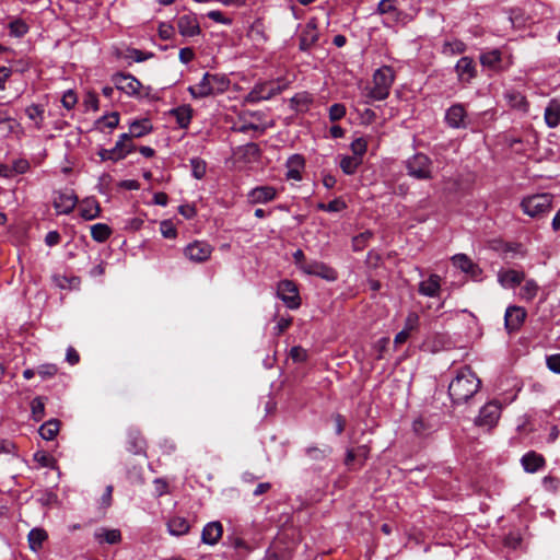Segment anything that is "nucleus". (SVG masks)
<instances>
[{
	"mask_svg": "<svg viewBox=\"0 0 560 560\" xmlns=\"http://www.w3.org/2000/svg\"><path fill=\"white\" fill-rule=\"evenodd\" d=\"M480 380L470 368H462L456 377L448 385V394L454 404L469 400L479 389Z\"/></svg>",
	"mask_w": 560,
	"mask_h": 560,
	"instance_id": "f257e3e1",
	"label": "nucleus"
},
{
	"mask_svg": "<svg viewBox=\"0 0 560 560\" xmlns=\"http://www.w3.org/2000/svg\"><path fill=\"white\" fill-rule=\"evenodd\" d=\"M230 84L226 74L206 72L197 84L188 86V92L192 98H205L226 92Z\"/></svg>",
	"mask_w": 560,
	"mask_h": 560,
	"instance_id": "f03ea898",
	"label": "nucleus"
},
{
	"mask_svg": "<svg viewBox=\"0 0 560 560\" xmlns=\"http://www.w3.org/2000/svg\"><path fill=\"white\" fill-rule=\"evenodd\" d=\"M395 81V71L389 66H383L375 70L372 78V85L363 91L365 103L374 101H384L388 97L390 89Z\"/></svg>",
	"mask_w": 560,
	"mask_h": 560,
	"instance_id": "7ed1b4c3",
	"label": "nucleus"
},
{
	"mask_svg": "<svg viewBox=\"0 0 560 560\" xmlns=\"http://www.w3.org/2000/svg\"><path fill=\"white\" fill-rule=\"evenodd\" d=\"M521 208L530 218L545 217L552 208V195L537 194L527 196L521 201Z\"/></svg>",
	"mask_w": 560,
	"mask_h": 560,
	"instance_id": "20e7f679",
	"label": "nucleus"
},
{
	"mask_svg": "<svg viewBox=\"0 0 560 560\" xmlns=\"http://www.w3.org/2000/svg\"><path fill=\"white\" fill-rule=\"evenodd\" d=\"M406 168L407 174L416 179L428 180L433 178V162L423 153H416L409 158L406 162Z\"/></svg>",
	"mask_w": 560,
	"mask_h": 560,
	"instance_id": "39448f33",
	"label": "nucleus"
},
{
	"mask_svg": "<svg viewBox=\"0 0 560 560\" xmlns=\"http://www.w3.org/2000/svg\"><path fill=\"white\" fill-rule=\"evenodd\" d=\"M502 406L497 400H491L481 407L478 416L475 418V424L487 431L492 430L499 422Z\"/></svg>",
	"mask_w": 560,
	"mask_h": 560,
	"instance_id": "423d86ee",
	"label": "nucleus"
},
{
	"mask_svg": "<svg viewBox=\"0 0 560 560\" xmlns=\"http://www.w3.org/2000/svg\"><path fill=\"white\" fill-rule=\"evenodd\" d=\"M213 253V246L205 241H194L184 248V255L192 262L207 261Z\"/></svg>",
	"mask_w": 560,
	"mask_h": 560,
	"instance_id": "0eeeda50",
	"label": "nucleus"
},
{
	"mask_svg": "<svg viewBox=\"0 0 560 560\" xmlns=\"http://www.w3.org/2000/svg\"><path fill=\"white\" fill-rule=\"evenodd\" d=\"M115 88L128 96H141V82L131 74L116 73L112 79Z\"/></svg>",
	"mask_w": 560,
	"mask_h": 560,
	"instance_id": "6e6552de",
	"label": "nucleus"
},
{
	"mask_svg": "<svg viewBox=\"0 0 560 560\" xmlns=\"http://www.w3.org/2000/svg\"><path fill=\"white\" fill-rule=\"evenodd\" d=\"M377 12L385 15L386 24H405L408 15L398 9L397 0H381L377 5Z\"/></svg>",
	"mask_w": 560,
	"mask_h": 560,
	"instance_id": "1a4fd4ad",
	"label": "nucleus"
},
{
	"mask_svg": "<svg viewBox=\"0 0 560 560\" xmlns=\"http://www.w3.org/2000/svg\"><path fill=\"white\" fill-rule=\"evenodd\" d=\"M78 203V196L73 190H58L52 195V206L57 214H69Z\"/></svg>",
	"mask_w": 560,
	"mask_h": 560,
	"instance_id": "9d476101",
	"label": "nucleus"
},
{
	"mask_svg": "<svg viewBox=\"0 0 560 560\" xmlns=\"http://www.w3.org/2000/svg\"><path fill=\"white\" fill-rule=\"evenodd\" d=\"M277 295L291 310H295L301 305L299 290L294 282L290 280H282L278 283Z\"/></svg>",
	"mask_w": 560,
	"mask_h": 560,
	"instance_id": "9b49d317",
	"label": "nucleus"
},
{
	"mask_svg": "<svg viewBox=\"0 0 560 560\" xmlns=\"http://www.w3.org/2000/svg\"><path fill=\"white\" fill-rule=\"evenodd\" d=\"M302 272L305 275L319 277L329 282H334L338 278V272L332 267L315 259L304 264L302 267Z\"/></svg>",
	"mask_w": 560,
	"mask_h": 560,
	"instance_id": "f8f14e48",
	"label": "nucleus"
},
{
	"mask_svg": "<svg viewBox=\"0 0 560 560\" xmlns=\"http://www.w3.org/2000/svg\"><path fill=\"white\" fill-rule=\"evenodd\" d=\"M445 122L450 128L462 129L467 127V112L464 105L454 104L445 113Z\"/></svg>",
	"mask_w": 560,
	"mask_h": 560,
	"instance_id": "ddd939ff",
	"label": "nucleus"
},
{
	"mask_svg": "<svg viewBox=\"0 0 560 560\" xmlns=\"http://www.w3.org/2000/svg\"><path fill=\"white\" fill-rule=\"evenodd\" d=\"M526 318V311L516 305L509 306L504 315L505 328L509 332L516 331L521 328Z\"/></svg>",
	"mask_w": 560,
	"mask_h": 560,
	"instance_id": "4468645a",
	"label": "nucleus"
},
{
	"mask_svg": "<svg viewBox=\"0 0 560 560\" xmlns=\"http://www.w3.org/2000/svg\"><path fill=\"white\" fill-rule=\"evenodd\" d=\"M177 28L182 36L194 37L201 33L200 24L195 14H185L178 18Z\"/></svg>",
	"mask_w": 560,
	"mask_h": 560,
	"instance_id": "2eb2a0df",
	"label": "nucleus"
},
{
	"mask_svg": "<svg viewBox=\"0 0 560 560\" xmlns=\"http://www.w3.org/2000/svg\"><path fill=\"white\" fill-rule=\"evenodd\" d=\"M280 92V88L272 82H265L254 86L249 92L247 100L249 102L266 101Z\"/></svg>",
	"mask_w": 560,
	"mask_h": 560,
	"instance_id": "dca6fc26",
	"label": "nucleus"
},
{
	"mask_svg": "<svg viewBox=\"0 0 560 560\" xmlns=\"http://www.w3.org/2000/svg\"><path fill=\"white\" fill-rule=\"evenodd\" d=\"M223 535V526L220 522L213 521L207 523L201 532V541L209 546H214L219 542Z\"/></svg>",
	"mask_w": 560,
	"mask_h": 560,
	"instance_id": "f3484780",
	"label": "nucleus"
},
{
	"mask_svg": "<svg viewBox=\"0 0 560 560\" xmlns=\"http://www.w3.org/2000/svg\"><path fill=\"white\" fill-rule=\"evenodd\" d=\"M525 279L523 271L514 269H501L498 272V281L504 289H514Z\"/></svg>",
	"mask_w": 560,
	"mask_h": 560,
	"instance_id": "a211bd4d",
	"label": "nucleus"
},
{
	"mask_svg": "<svg viewBox=\"0 0 560 560\" xmlns=\"http://www.w3.org/2000/svg\"><path fill=\"white\" fill-rule=\"evenodd\" d=\"M319 37V33L317 30V19L312 18L306 23L305 28L303 30L300 38V47L305 50L313 46Z\"/></svg>",
	"mask_w": 560,
	"mask_h": 560,
	"instance_id": "6ab92c4d",
	"label": "nucleus"
},
{
	"mask_svg": "<svg viewBox=\"0 0 560 560\" xmlns=\"http://www.w3.org/2000/svg\"><path fill=\"white\" fill-rule=\"evenodd\" d=\"M455 71L458 80L465 83L470 82L477 74L474 60L469 57H462L455 66Z\"/></svg>",
	"mask_w": 560,
	"mask_h": 560,
	"instance_id": "aec40b11",
	"label": "nucleus"
},
{
	"mask_svg": "<svg viewBox=\"0 0 560 560\" xmlns=\"http://www.w3.org/2000/svg\"><path fill=\"white\" fill-rule=\"evenodd\" d=\"M287 174L285 177L289 180H301L302 179V172L305 167V160L300 154H293L291 155L287 161Z\"/></svg>",
	"mask_w": 560,
	"mask_h": 560,
	"instance_id": "412c9836",
	"label": "nucleus"
},
{
	"mask_svg": "<svg viewBox=\"0 0 560 560\" xmlns=\"http://www.w3.org/2000/svg\"><path fill=\"white\" fill-rule=\"evenodd\" d=\"M521 464L526 472L534 474L545 466L546 460L542 455L530 451L523 455Z\"/></svg>",
	"mask_w": 560,
	"mask_h": 560,
	"instance_id": "4be33fe9",
	"label": "nucleus"
},
{
	"mask_svg": "<svg viewBox=\"0 0 560 560\" xmlns=\"http://www.w3.org/2000/svg\"><path fill=\"white\" fill-rule=\"evenodd\" d=\"M277 191L271 186H260L252 189L248 198L253 203H266L276 198Z\"/></svg>",
	"mask_w": 560,
	"mask_h": 560,
	"instance_id": "5701e85b",
	"label": "nucleus"
},
{
	"mask_svg": "<svg viewBox=\"0 0 560 560\" xmlns=\"http://www.w3.org/2000/svg\"><path fill=\"white\" fill-rule=\"evenodd\" d=\"M441 289V278L438 275H431L428 279L419 283V293L424 296H436Z\"/></svg>",
	"mask_w": 560,
	"mask_h": 560,
	"instance_id": "b1692460",
	"label": "nucleus"
},
{
	"mask_svg": "<svg viewBox=\"0 0 560 560\" xmlns=\"http://www.w3.org/2000/svg\"><path fill=\"white\" fill-rule=\"evenodd\" d=\"M100 203L95 198H85L79 206V213L84 220H93L100 215Z\"/></svg>",
	"mask_w": 560,
	"mask_h": 560,
	"instance_id": "393cba45",
	"label": "nucleus"
},
{
	"mask_svg": "<svg viewBox=\"0 0 560 560\" xmlns=\"http://www.w3.org/2000/svg\"><path fill=\"white\" fill-rule=\"evenodd\" d=\"M133 137L129 133H121L118 140L115 143L114 151L116 152V158L120 160L125 159L129 153L135 150V145L132 143Z\"/></svg>",
	"mask_w": 560,
	"mask_h": 560,
	"instance_id": "a878e982",
	"label": "nucleus"
},
{
	"mask_svg": "<svg viewBox=\"0 0 560 560\" xmlns=\"http://www.w3.org/2000/svg\"><path fill=\"white\" fill-rule=\"evenodd\" d=\"M544 116L548 127H557L560 124V101L557 98H552L548 103Z\"/></svg>",
	"mask_w": 560,
	"mask_h": 560,
	"instance_id": "bb28decb",
	"label": "nucleus"
},
{
	"mask_svg": "<svg viewBox=\"0 0 560 560\" xmlns=\"http://www.w3.org/2000/svg\"><path fill=\"white\" fill-rule=\"evenodd\" d=\"M190 524L183 516H173L167 522V530L173 536H182L189 532Z\"/></svg>",
	"mask_w": 560,
	"mask_h": 560,
	"instance_id": "cd10ccee",
	"label": "nucleus"
},
{
	"mask_svg": "<svg viewBox=\"0 0 560 560\" xmlns=\"http://www.w3.org/2000/svg\"><path fill=\"white\" fill-rule=\"evenodd\" d=\"M94 538L100 542H106L109 545L118 544L121 540V534L119 529L113 528H104L101 527L95 530Z\"/></svg>",
	"mask_w": 560,
	"mask_h": 560,
	"instance_id": "c85d7f7f",
	"label": "nucleus"
},
{
	"mask_svg": "<svg viewBox=\"0 0 560 560\" xmlns=\"http://www.w3.org/2000/svg\"><path fill=\"white\" fill-rule=\"evenodd\" d=\"M47 533L42 528H33L27 535L30 548L37 552L42 549L44 541L47 539Z\"/></svg>",
	"mask_w": 560,
	"mask_h": 560,
	"instance_id": "c756f323",
	"label": "nucleus"
},
{
	"mask_svg": "<svg viewBox=\"0 0 560 560\" xmlns=\"http://www.w3.org/2000/svg\"><path fill=\"white\" fill-rule=\"evenodd\" d=\"M25 114L30 120L34 122V126L37 130L43 128L45 110L43 106L37 104H32L25 108Z\"/></svg>",
	"mask_w": 560,
	"mask_h": 560,
	"instance_id": "7c9ffc66",
	"label": "nucleus"
},
{
	"mask_svg": "<svg viewBox=\"0 0 560 560\" xmlns=\"http://www.w3.org/2000/svg\"><path fill=\"white\" fill-rule=\"evenodd\" d=\"M192 108L190 105H182L172 110V114L175 116L177 124L182 128H187L192 118Z\"/></svg>",
	"mask_w": 560,
	"mask_h": 560,
	"instance_id": "2f4dec72",
	"label": "nucleus"
},
{
	"mask_svg": "<svg viewBox=\"0 0 560 560\" xmlns=\"http://www.w3.org/2000/svg\"><path fill=\"white\" fill-rule=\"evenodd\" d=\"M120 116L117 112L103 115L95 121V126L100 131H104L105 128L110 130L115 129L119 125Z\"/></svg>",
	"mask_w": 560,
	"mask_h": 560,
	"instance_id": "473e14b6",
	"label": "nucleus"
},
{
	"mask_svg": "<svg viewBox=\"0 0 560 560\" xmlns=\"http://www.w3.org/2000/svg\"><path fill=\"white\" fill-rule=\"evenodd\" d=\"M152 131L149 119L133 120L129 125V135L133 138L143 137Z\"/></svg>",
	"mask_w": 560,
	"mask_h": 560,
	"instance_id": "72a5a7b5",
	"label": "nucleus"
},
{
	"mask_svg": "<svg viewBox=\"0 0 560 560\" xmlns=\"http://www.w3.org/2000/svg\"><path fill=\"white\" fill-rule=\"evenodd\" d=\"M128 451L132 454H142L144 452L145 442L138 431L128 433Z\"/></svg>",
	"mask_w": 560,
	"mask_h": 560,
	"instance_id": "f704fd0d",
	"label": "nucleus"
},
{
	"mask_svg": "<svg viewBox=\"0 0 560 560\" xmlns=\"http://www.w3.org/2000/svg\"><path fill=\"white\" fill-rule=\"evenodd\" d=\"M505 98L511 107L527 112L528 103L522 93L516 91H509L505 93Z\"/></svg>",
	"mask_w": 560,
	"mask_h": 560,
	"instance_id": "c9c22d12",
	"label": "nucleus"
},
{
	"mask_svg": "<svg viewBox=\"0 0 560 560\" xmlns=\"http://www.w3.org/2000/svg\"><path fill=\"white\" fill-rule=\"evenodd\" d=\"M248 36L257 44H264L267 42L268 37L265 32V26L260 20L253 22L248 30Z\"/></svg>",
	"mask_w": 560,
	"mask_h": 560,
	"instance_id": "e433bc0d",
	"label": "nucleus"
},
{
	"mask_svg": "<svg viewBox=\"0 0 560 560\" xmlns=\"http://www.w3.org/2000/svg\"><path fill=\"white\" fill-rule=\"evenodd\" d=\"M59 432V422L57 420H48L39 427V435L47 441H51Z\"/></svg>",
	"mask_w": 560,
	"mask_h": 560,
	"instance_id": "4c0bfd02",
	"label": "nucleus"
},
{
	"mask_svg": "<svg viewBox=\"0 0 560 560\" xmlns=\"http://www.w3.org/2000/svg\"><path fill=\"white\" fill-rule=\"evenodd\" d=\"M452 260L454 266L459 268L462 271L475 275L477 266L466 255L457 254L452 258Z\"/></svg>",
	"mask_w": 560,
	"mask_h": 560,
	"instance_id": "58836bf2",
	"label": "nucleus"
},
{
	"mask_svg": "<svg viewBox=\"0 0 560 560\" xmlns=\"http://www.w3.org/2000/svg\"><path fill=\"white\" fill-rule=\"evenodd\" d=\"M112 234V230L107 224L96 223L91 226V236L95 242L103 243Z\"/></svg>",
	"mask_w": 560,
	"mask_h": 560,
	"instance_id": "ea45409f",
	"label": "nucleus"
},
{
	"mask_svg": "<svg viewBox=\"0 0 560 560\" xmlns=\"http://www.w3.org/2000/svg\"><path fill=\"white\" fill-rule=\"evenodd\" d=\"M539 287L533 279L526 280L520 290V298L524 301H532L536 298Z\"/></svg>",
	"mask_w": 560,
	"mask_h": 560,
	"instance_id": "a19ab883",
	"label": "nucleus"
},
{
	"mask_svg": "<svg viewBox=\"0 0 560 560\" xmlns=\"http://www.w3.org/2000/svg\"><path fill=\"white\" fill-rule=\"evenodd\" d=\"M500 61H501V52L498 49H493V50L483 52L480 56L481 65L483 67H488L491 69H497Z\"/></svg>",
	"mask_w": 560,
	"mask_h": 560,
	"instance_id": "79ce46f5",
	"label": "nucleus"
},
{
	"mask_svg": "<svg viewBox=\"0 0 560 560\" xmlns=\"http://www.w3.org/2000/svg\"><path fill=\"white\" fill-rule=\"evenodd\" d=\"M361 163L362 160L358 156H343L340 161V167L345 174L351 175L355 173Z\"/></svg>",
	"mask_w": 560,
	"mask_h": 560,
	"instance_id": "37998d69",
	"label": "nucleus"
},
{
	"mask_svg": "<svg viewBox=\"0 0 560 560\" xmlns=\"http://www.w3.org/2000/svg\"><path fill=\"white\" fill-rule=\"evenodd\" d=\"M32 417L35 421H40L45 416V399L35 397L31 402Z\"/></svg>",
	"mask_w": 560,
	"mask_h": 560,
	"instance_id": "c03bdc74",
	"label": "nucleus"
},
{
	"mask_svg": "<svg viewBox=\"0 0 560 560\" xmlns=\"http://www.w3.org/2000/svg\"><path fill=\"white\" fill-rule=\"evenodd\" d=\"M190 166L192 176L196 179H201L206 175L207 163L200 158H194L190 160Z\"/></svg>",
	"mask_w": 560,
	"mask_h": 560,
	"instance_id": "a18cd8bd",
	"label": "nucleus"
},
{
	"mask_svg": "<svg viewBox=\"0 0 560 560\" xmlns=\"http://www.w3.org/2000/svg\"><path fill=\"white\" fill-rule=\"evenodd\" d=\"M368 142L364 138H357L351 142V150L353 152V156H358L362 160V156L366 152Z\"/></svg>",
	"mask_w": 560,
	"mask_h": 560,
	"instance_id": "49530a36",
	"label": "nucleus"
},
{
	"mask_svg": "<svg viewBox=\"0 0 560 560\" xmlns=\"http://www.w3.org/2000/svg\"><path fill=\"white\" fill-rule=\"evenodd\" d=\"M57 372H58L57 365L51 364V363L42 364L37 369V374L43 380H48V378L54 377L57 374Z\"/></svg>",
	"mask_w": 560,
	"mask_h": 560,
	"instance_id": "de8ad7c7",
	"label": "nucleus"
},
{
	"mask_svg": "<svg viewBox=\"0 0 560 560\" xmlns=\"http://www.w3.org/2000/svg\"><path fill=\"white\" fill-rule=\"evenodd\" d=\"M346 202L341 199H334L332 201L328 203H320L318 206L319 209L327 211V212H339L346 209Z\"/></svg>",
	"mask_w": 560,
	"mask_h": 560,
	"instance_id": "09e8293b",
	"label": "nucleus"
},
{
	"mask_svg": "<svg viewBox=\"0 0 560 560\" xmlns=\"http://www.w3.org/2000/svg\"><path fill=\"white\" fill-rule=\"evenodd\" d=\"M160 231L163 237L165 238H175L177 235V231L173 223L168 220H164L160 224Z\"/></svg>",
	"mask_w": 560,
	"mask_h": 560,
	"instance_id": "8fccbe9b",
	"label": "nucleus"
},
{
	"mask_svg": "<svg viewBox=\"0 0 560 560\" xmlns=\"http://www.w3.org/2000/svg\"><path fill=\"white\" fill-rule=\"evenodd\" d=\"M465 50H466V45L462 40H458V39L448 42L444 45V51L451 52L453 55L462 54Z\"/></svg>",
	"mask_w": 560,
	"mask_h": 560,
	"instance_id": "3c124183",
	"label": "nucleus"
},
{
	"mask_svg": "<svg viewBox=\"0 0 560 560\" xmlns=\"http://www.w3.org/2000/svg\"><path fill=\"white\" fill-rule=\"evenodd\" d=\"M62 106L67 109L74 108L75 104L78 103L77 94L73 90H68L63 93L61 98Z\"/></svg>",
	"mask_w": 560,
	"mask_h": 560,
	"instance_id": "603ef678",
	"label": "nucleus"
},
{
	"mask_svg": "<svg viewBox=\"0 0 560 560\" xmlns=\"http://www.w3.org/2000/svg\"><path fill=\"white\" fill-rule=\"evenodd\" d=\"M34 459L42 467H52L55 459L52 456H50L46 452H36L34 454Z\"/></svg>",
	"mask_w": 560,
	"mask_h": 560,
	"instance_id": "864d4df0",
	"label": "nucleus"
},
{
	"mask_svg": "<svg viewBox=\"0 0 560 560\" xmlns=\"http://www.w3.org/2000/svg\"><path fill=\"white\" fill-rule=\"evenodd\" d=\"M158 32L161 39L167 40L173 37L174 27L170 23L162 22L159 24Z\"/></svg>",
	"mask_w": 560,
	"mask_h": 560,
	"instance_id": "5fc2aeb1",
	"label": "nucleus"
},
{
	"mask_svg": "<svg viewBox=\"0 0 560 560\" xmlns=\"http://www.w3.org/2000/svg\"><path fill=\"white\" fill-rule=\"evenodd\" d=\"M207 16L217 22V23H220V24H223V25H231L232 24V19L230 18H226L223 15V13L219 10H212V11H209Z\"/></svg>",
	"mask_w": 560,
	"mask_h": 560,
	"instance_id": "6e6d98bb",
	"label": "nucleus"
},
{
	"mask_svg": "<svg viewBox=\"0 0 560 560\" xmlns=\"http://www.w3.org/2000/svg\"><path fill=\"white\" fill-rule=\"evenodd\" d=\"M346 115V107L342 104H334L329 108V118L332 121L341 119Z\"/></svg>",
	"mask_w": 560,
	"mask_h": 560,
	"instance_id": "4d7b16f0",
	"label": "nucleus"
},
{
	"mask_svg": "<svg viewBox=\"0 0 560 560\" xmlns=\"http://www.w3.org/2000/svg\"><path fill=\"white\" fill-rule=\"evenodd\" d=\"M546 363L551 372L560 374V353L548 355Z\"/></svg>",
	"mask_w": 560,
	"mask_h": 560,
	"instance_id": "13d9d810",
	"label": "nucleus"
},
{
	"mask_svg": "<svg viewBox=\"0 0 560 560\" xmlns=\"http://www.w3.org/2000/svg\"><path fill=\"white\" fill-rule=\"evenodd\" d=\"M153 56H154L153 52L142 51V50H139L136 48H133L129 51V57L132 58L137 62L145 61V60L152 58Z\"/></svg>",
	"mask_w": 560,
	"mask_h": 560,
	"instance_id": "bf43d9fd",
	"label": "nucleus"
},
{
	"mask_svg": "<svg viewBox=\"0 0 560 560\" xmlns=\"http://www.w3.org/2000/svg\"><path fill=\"white\" fill-rule=\"evenodd\" d=\"M329 452H330L329 447L319 448L316 446H312V447L306 448V454L313 459L324 458L327 455V453H329Z\"/></svg>",
	"mask_w": 560,
	"mask_h": 560,
	"instance_id": "052dcab7",
	"label": "nucleus"
},
{
	"mask_svg": "<svg viewBox=\"0 0 560 560\" xmlns=\"http://www.w3.org/2000/svg\"><path fill=\"white\" fill-rule=\"evenodd\" d=\"M560 485V479L552 477V476H546L542 479V486L548 491H556Z\"/></svg>",
	"mask_w": 560,
	"mask_h": 560,
	"instance_id": "680f3d73",
	"label": "nucleus"
},
{
	"mask_svg": "<svg viewBox=\"0 0 560 560\" xmlns=\"http://www.w3.org/2000/svg\"><path fill=\"white\" fill-rule=\"evenodd\" d=\"M419 317L416 313H410L405 322L404 330L410 334V331L415 330L418 326Z\"/></svg>",
	"mask_w": 560,
	"mask_h": 560,
	"instance_id": "e2e57ef3",
	"label": "nucleus"
},
{
	"mask_svg": "<svg viewBox=\"0 0 560 560\" xmlns=\"http://www.w3.org/2000/svg\"><path fill=\"white\" fill-rule=\"evenodd\" d=\"M290 355L295 362H303L306 360V351L301 347H293L290 350Z\"/></svg>",
	"mask_w": 560,
	"mask_h": 560,
	"instance_id": "0e129e2a",
	"label": "nucleus"
},
{
	"mask_svg": "<svg viewBox=\"0 0 560 560\" xmlns=\"http://www.w3.org/2000/svg\"><path fill=\"white\" fill-rule=\"evenodd\" d=\"M178 57L183 63H189L194 59L195 52L191 48L185 47L179 50Z\"/></svg>",
	"mask_w": 560,
	"mask_h": 560,
	"instance_id": "69168bd1",
	"label": "nucleus"
},
{
	"mask_svg": "<svg viewBox=\"0 0 560 560\" xmlns=\"http://www.w3.org/2000/svg\"><path fill=\"white\" fill-rule=\"evenodd\" d=\"M98 156L101 158L102 161H107V160H110V161H114V162H117L119 161L118 158H116V152L114 151V148L112 149H101L98 151Z\"/></svg>",
	"mask_w": 560,
	"mask_h": 560,
	"instance_id": "338daca9",
	"label": "nucleus"
},
{
	"mask_svg": "<svg viewBox=\"0 0 560 560\" xmlns=\"http://www.w3.org/2000/svg\"><path fill=\"white\" fill-rule=\"evenodd\" d=\"M11 32L16 36H22L27 32V27L23 22L15 21L10 24Z\"/></svg>",
	"mask_w": 560,
	"mask_h": 560,
	"instance_id": "774afa93",
	"label": "nucleus"
}]
</instances>
